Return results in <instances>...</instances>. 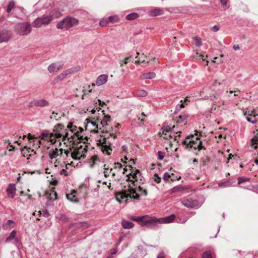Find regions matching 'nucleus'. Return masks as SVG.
<instances>
[{"label": "nucleus", "mask_w": 258, "mask_h": 258, "mask_svg": "<svg viewBox=\"0 0 258 258\" xmlns=\"http://www.w3.org/2000/svg\"><path fill=\"white\" fill-rule=\"evenodd\" d=\"M102 133H106L109 134V136L106 137L104 136L101 137L98 141L99 144L101 146V150L103 153H106L107 155H110L112 149L114 147L113 146L112 141L116 139V136L110 131H103Z\"/></svg>", "instance_id": "nucleus-1"}, {"label": "nucleus", "mask_w": 258, "mask_h": 258, "mask_svg": "<svg viewBox=\"0 0 258 258\" xmlns=\"http://www.w3.org/2000/svg\"><path fill=\"white\" fill-rule=\"evenodd\" d=\"M195 132L196 133L194 135L187 136L184 140L181 141L180 144L186 149L190 150L192 148L194 150L198 149L199 151H200L204 147L201 141L200 140V137H198L199 132L197 131Z\"/></svg>", "instance_id": "nucleus-2"}, {"label": "nucleus", "mask_w": 258, "mask_h": 258, "mask_svg": "<svg viewBox=\"0 0 258 258\" xmlns=\"http://www.w3.org/2000/svg\"><path fill=\"white\" fill-rule=\"evenodd\" d=\"M175 218L174 214L168 216L158 218L155 216H151V229L157 230L160 228L161 225L163 223H170L173 222Z\"/></svg>", "instance_id": "nucleus-3"}, {"label": "nucleus", "mask_w": 258, "mask_h": 258, "mask_svg": "<svg viewBox=\"0 0 258 258\" xmlns=\"http://www.w3.org/2000/svg\"><path fill=\"white\" fill-rule=\"evenodd\" d=\"M79 24V20L75 18L67 16L60 20L56 25V28L58 29H69L70 28L75 26Z\"/></svg>", "instance_id": "nucleus-4"}, {"label": "nucleus", "mask_w": 258, "mask_h": 258, "mask_svg": "<svg viewBox=\"0 0 258 258\" xmlns=\"http://www.w3.org/2000/svg\"><path fill=\"white\" fill-rule=\"evenodd\" d=\"M53 19L52 12L49 15H44L41 17L36 18L32 24L33 27L35 28H39L42 25H48Z\"/></svg>", "instance_id": "nucleus-5"}, {"label": "nucleus", "mask_w": 258, "mask_h": 258, "mask_svg": "<svg viewBox=\"0 0 258 258\" xmlns=\"http://www.w3.org/2000/svg\"><path fill=\"white\" fill-rule=\"evenodd\" d=\"M131 219L137 222L142 227H146L151 229V216L148 215L139 217L132 216Z\"/></svg>", "instance_id": "nucleus-6"}, {"label": "nucleus", "mask_w": 258, "mask_h": 258, "mask_svg": "<svg viewBox=\"0 0 258 258\" xmlns=\"http://www.w3.org/2000/svg\"><path fill=\"white\" fill-rule=\"evenodd\" d=\"M132 168H133L132 167ZM126 177L127 178L126 180L131 182V184L134 186H136V181H139L140 183H143L144 181V179L142 176L140 171L138 169L134 170L132 169V172L127 174L126 175Z\"/></svg>", "instance_id": "nucleus-7"}, {"label": "nucleus", "mask_w": 258, "mask_h": 258, "mask_svg": "<svg viewBox=\"0 0 258 258\" xmlns=\"http://www.w3.org/2000/svg\"><path fill=\"white\" fill-rule=\"evenodd\" d=\"M243 113L248 122L252 124L257 123L258 121V113L256 110L246 108L243 109Z\"/></svg>", "instance_id": "nucleus-8"}, {"label": "nucleus", "mask_w": 258, "mask_h": 258, "mask_svg": "<svg viewBox=\"0 0 258 258\" xmlns=\"http://www.w3.org/2000/svg\"><path fill=\"white\" fill-rule=\"evenodd\" d=\"M15 31L19 35H27L31 32V27L28 22L20 23L16 25Z\"/></svg>", "instance_id": "nucleus-9"}, {"label": "nucleus", "mask_w": 258, "mask_h": 258, "mask_svg": "<svg viewBox=\"0 0 258 258\" xmlns=\"http://www.w3.org/2000/svg\"><path fill=\"white\" fill-rule=\"evenodd\" d=\"M140 197V195L136 193V190L133 187H130V192L129 193H124V194H120L116 196V200L119 203H121V200L125 199L126 200L128 199H134V200H139Z\"/></svg>", "instance_id": "nucleus-10"}, {"label": "nucleus", "mask_w": 258, "mask_h": 258, "mask_svg": "<svg viewBox=\"0 0 258 258\" xmlns=\"http://www.w3.org/2000/svg\"><path fill=\"white\" fill-rule=\"evenodd\" d=\"M103 110L101 111V114H98V115L94 117L99 122L100 125L102 127H105L108 125V122L110 121V116L109 115H105Z\"/></svg>", "instance_id": "nucleus-11"}, {"label": "nucleus", "mask_w": 258, "mask_h": 258, "mask_svg": "<svg viewBox=\"0 0 258 258\" xmlns=\"http://www.w3.org/2000/svg\"><path fill=\"white\" fill-rule=\"evenodd\" d=\"M49 105V102L45 99H34L30 103L29 106L45 107Z\"/></svg>", "instance_id": "nucleus-12"}, {"label": "nucleus", "mask_w": 258, "mask_h": 258, "mask_svg": "<svg viewBox=\"0 0 258 258\" xmlns=\"http://www.w3.org/2000/svg\"><path fill=\"white\" fill-rule=\"evenodd\" d=\"M183 205L190 209L198 208V201L197 200H192L191 199H185L182 202Z\"/></svg>", "instance_id": "nucleus-13"}, {"label": "nucleus", "mask_w": 258, "mask_h": 258, "mask_svg": "<svg viewBox=\"0 0 258 258\" xmlns=\"http://www.w3.org/2000/svg\"><path fill=\"white\" fill-rule=\"evenodd\" d=\"M11 32L7 30H3L0 32V43L9 41L11 36Z\"/></svg>", "instance_id": "nucleus-14"}, {"label": "nucleus", "mask_w": 258, "mask_h": 258, "mask_svg": "<svg viewBox=\"0 0 258 258\" xmlns=\"http://www.w3.org/2000/svg\"><path fill=\"white\" fill-rule=\"evenodd\" d=\"M63 65L62 62L52 63L48 66V71L50 73L56 72L61 68Z\"/></svg>", "instance_id": "nucleus-15"}, {"label": "nucleus", "mask_w": 258, "mask_h": 258, "mask_svg": "<svg viewBox=\"0 0 258 258\" xmlns=\"http://www.w3.org/2000/svg\"><path fill=\"white\" fill-rule=\"evenodd\" d=\"M89 224L88 222L84 221V222H76V223H72L69 224V228H80L81 227H84L85 228H87L89 227Z\"/></svg>", "instance_id": "nucleus-16"}, {"label": "nucleus", "mask_w": 258, "mask_h": 258, "mask_svg": "<svg viewBox=\"0 0 258 258\" xmlns=\"http://www.w3.org/2000/svg\"><path fill=\"white\" fill-rule=\"evenodd\" d=\"M16 185L15 183H10L6 189L9 197L13 199L16 194Z\"/></svg>", "instance_id": "nucleus-17"}, {"label": "nucleus", "mask_w": 258, "mask_h": 258, "mask_svg": "<svg viewBox=\"0 0 258 258\" xmlns=\"http://www.w3.org/2000/svg\"><path fill=\"white\" fill-rule=\"evenodd\" d=\"M62 153V149H60L58 150L57 148L55 149H51L48 152V156L51 159H54L57 158L59 154H61Z\"/></svg>", "instance_id": "nucleus-18"}, {"label": "nucleus", "mask_w": 258, "mask_h": 258, "mask_svg": "<svg viewBox=\"0 0 258 258\" xmlns=\"http://www.w3.org/2000/svg\"><path fill=\"white\" fill-rule=\"evenodd\" d=\"M77 191L75 190H73L70 194H66L67 199L70 202L74 203H77L79 202V200L76 197V194Z\"/></svg>", "instance_id": "nucleus-19"}, {"label": "nucleus", "mask_w": 258, "mask_h": 258, "mask_svg": "<svg viewBox=\"0 0 258 258\" xmlns=\"http://www.w3.org/2000/svg\"><path fill=\"white\" fill-rule=\"evenodd\" d=\"M108 80V76L106 74H102L98 77L96 79V84L97 86H101L106 83Z\"/></svg>", "instance_id": "nucleus-20"}, {"label": "nucleus", "mask_w": 258, "mask_h": 258, "mask_svg": "<svg viewBox=\"0 0 258 258\" xmlns=\"http://www.w3.org/2000/svg\"><path fill=\"white\" fill-rule=\"evenodd\" d=\"M148 13V15L151 17H156L163 15L164 11L161 8H156L149 11Z\"/></svg>", "instance_id": "nucleus-21"}, {"label": "nucleus", "mask_w": 258, "mask_h": 258, "mask_svg": "<svg viewBox=\"0 0 258 258\" xmlns=\"http://www.w3.org/2000/svg\"><path fill=\"white\" fill-rule=\"evenodd\" d=\"M84 150L85 152L87 151L85 148H82V146H80L77 152H73L71 153L72 158L74 160L80 159L82 156L81 152H83Z\"/></svg>", "instance_id": "nucleus-22"}, {"label": "nucleus", "mask_w": 258, "mask_h": 258, "mask_svg": "<svg viewBox=\"0 0 258 258\" xmlns=\"http://www.w3.org/2000/svg\"><path fill=\"white\" fill-rule=\"evenodd\" d=\"M64 127V125L61 123H58L55 125V128L53 129V132L56 133L57 137H61L63 135V133L61 130H63Z\"/></svg>", "instance_id": "nucleus-23"}, {"label": "nucleus", "mask_w": 258, "mask_h": 258, "mask_svg": "<svg viewBox=\"0 0 258 258\" xmlns=\"http://www.w3.org/2000/svg\"><path fill=\"white\" fill-rule=\"evenodd\" d=\"M47 199L50 202H53L57 200V195L54 190H50L46 192Z\"/></svg>", "instance_id": "nucleus-24"}, {"label": "nucleus", "mask_w": 258, "mask_h": 258, "mask_svg": "<svg viewBox=\"0 0 258 258\" xmlns=\"http://www.w3.org/2000/svg\"><path fill=\"white\" fill-rule=\"evenodd\" d=\"M121 225L124 229H131L134 227V224L129 221L123 220L121 221Z\"/></svg>", "instance_id": "nucleus-25"}, {"label": "nucleus", "mask_w": 258, "mask_h": 258, "mask_svg": "<svg viewBox=\"0 0 258 258\" xmlns=\"http://www.w3.org/2000/svg\"><path fill=\"white\" fill-rule=\"evenodd\" d=\"M187 101L189 102V101L188 100L187 98L185 99V100H184L183 102H182V100H180V102L181 103V104H178L177 105H176L174 113H177L178 111H179L180 110V109L181 108H184L185 107L184 103H186V104H187L186 102Z\"/></svg>", "instance_id": "nucleus-26"}, {"label": "nucleus", "mask_w": 258, "mask_h": 258, "mask_svg": "<svg viewBox=\"0 0 258 258\" xmlns=\"http://www.w3.org/2000/svg\"><path fill=\"white\" fill-rule=\"evenodd\" d=\"M15 222L13 220H8L7 222L3 225L4 229H11L15 227Z\"/></svg>", "instance_id": "nucleus-27"}, {"label": "nucleus", "mask_w": 258, "mask_h": 258, "mask_svg": "<svg viewBox=\"0 0 258 258\" xmlns=\"http://www.w3.org/2000/svg\"><path fill=\"white\" fill-rule=\"evenodd\" d=\"M17 231L16 230H13L10 234L9 236H8L6 240V243H9L12 240H13L16 237Z\"/></svg>", "instance_id": "nucleus-28"}, {"label": "nucleus", "mask_w": 258, "mask_h": 258, "mask_svg": "<svg viewBox=\"0 0 258 258\" xmlns=\"http://www.w3.org/2000/svg\"><path fill=\"white\" fill-rule=\"evenodd\" d=\"M49 136V131L47 130H43L41 132L40 138L41 140L47 141L48 140V137Z\"/></svg>", "instance_id": "nucleus-29"}, {"label": "nucleus", "mask_w": 258, "mask_h": 258, "mask_svg": "<svg viewBox=\"0 0 258 258\" xmlns=\"http://www.w3.org/2000/svg\"><path fill=\"white\" fill-rule=\"evenodd\" d=\"M56 218L62 222H68L69 221V218L67 215L65 214H59L56 216Z\"/></svg>", "instance_id": "nucleus-30"}, {"label": "nucleus", "mask_w": 258, "mask_h": 258, "mask_svg": "<svg viewBox=\"0 0 258 258\" xmlns=\"http://www.w3.org/2000/svg\"><path fill=\"white\" fill-rule=\"evenodd\" d=\"M250 146L254 149L258 148V137H254L250 140Z\"/></svg>", "instance_id": "nucleus-31"}, {"label": "nucleus", "mask_w": 258, "mask_h": 258, "mask_svg": "<svg viewBox=\"0 0 258 258\" xmlns=\"http://www.w3.org/2000/svg\"><path fill=\"white\" fill-rule=\"evenodd\" d=\"M55 138H59L56 136V133L53 132V133L49 132V136L48 137V142H50L51 144H53L55 143L56 140Z\"/></svg>", "instance_id": "nucleus-32"}, {"label": "nucleus", "mask_w": 258, "mask_h": 258, "mask_svg": "<svg viewBox=\"0 0 258 258\" xmlns=\"http://www.w3.org/2000/svg\"><path fill=\"white\" fill-rule=\"evenodd\" d=\"M142 76V78L145 79H152L155 77L156 74L154 72H151L144 73Z\"/></svg>", "instance_id": "nucleus-33"}, {"label": "nucleus", "mask_w": 258, "mask_h": 258, "mask_svg": "<svg viewBox=\"0 0 258 258\" xmlns=\"http://www.w3.org/2000/svg\"><path fill=\"white\" fill-rule=\"evenodd\" d=\"M188 115L185 112L182 113L181 114L178 116V119L176 121L177 123H181L186 120L188 117Z\"/></svg>", "instance_id": "nucleus-34"}, {"label": "nucleus", "mask_w": 258, "mask_h": 258, "mask_svg": "<svg viewBox=\"0 0 258 258\" xmlns=\"http://www.w3.org/2000/svg\"><path fill=\"white\" fill-rule=\"evenodd\" d=\"M139 17V14L137 13H132L127 15L125 17L126 20L129 21L134 20Z\"/></svg>", "instance_id": "nucleus-35"}, {"label": "nucleus", "mask_w": 258, "mask_h": 258, "mask_svg": "<svg viewBox=\"0 0 258 258\" xmlns=\"http://www.w3.org/2000/svg\"><path fill=\"white\" fill-rule=\"evenodd\" d=\"M173 128H171L170 127H163L162 128V130H163V133L164 134V139L166 140L168 139V137H171V136H168L167 133H168L171 130H172Z\"/></svg>", "instance_id": "nucleus-36"}, {"label": "nucleus", "mask_w": 258, "mask_h": 258, "mask_svg": "<svg viewBox=\"0 0 258 258\" xmlns=\"http://www.w3.org/2000/svg\"><path fill=\"white\" fill-rule=\"evenodd\" d=\"M136 56H135V58H138L137 60H136L135 63H136V64H140L142 62H144L145 61V56L144 55V54H143L141 56H140L139 58H138V55H139V52H137L136 53Z\"/></svg>", "instance_id": "nucleus-37"}, {"label": "nucleus", "mask_w": 258, "mask_h": 258, "mask_svg": "<svg viewBox=\"0 0 258 258\" xmlns=\"http://www.w3.org/2000/svg\"><path fill=\"white\" fill-rule=\"evenodd\" d=\"M238 185L241 184L245 182L249 181L250 179V178L246 177L245 176H240L238 177Z\"/></svg>", "instance_id": "nucleus-38"}, {"label": "nucleus", "mask_w": 258, "mask_h": 258, "mask_svg": "<svg viewBox=\"0 0 258 258\" xmlns=\"http://www.w3.org/2000/svg\"><path fill=\"white\" fill-rule=\"evenodd\" d=\"M194 57L196 59H202V60H205L207 59V55H205L203 54L197 52L194 55Z\"/></svg>", "instance_id": "nucleus-39"}, {"label": "nucleus", "mask_w": 258, "mask_h": 258, "mask_svg": "<svg viewBox=\"0 0 258 258\" xmlns=\"http://www.w3.org/2000/svg\"><path fill=\"white\" fill-rule=\"evenodd\" d=\"M15 3L13 1L9 2L7 8V12L10 13L12 10L14 8Z\"/></svg>", "instance_id": "nucleus-40"}, {"label": "nucleus", "mask_w": 258, "mask_h": 258, "mask_svg": "<svg viewBox=\"0 0 258 258\" xmlns=\"http://www.w3.org/2000/svg\"><path fill=\"white\" fill-rule=\"evenodd\" d=\"M79 71V68L78 67L72 68L69 69L65 71L66 73L67 76L70 74H74Z\"/></svg>", "instance_id": "nucleus-41"}, {"label": "nucleus", "mask_w": 258, "mask_h": 258, "mask_svg": "<svg viewBox=\"0 0 258 258\" xmlns=\"http://www.w3.org/2000/svg\"><path fill=\"white\" fill-rule=\"evenodd\" d=\"M232 184L230 180H226L224 182H221L218 183L219 187H228L231 186Z\"/></svg>", "instance_id": "nucleus-42"}, {"label": "nucleus", "mask_w": 258, "mask_h": 258, "mask_svg": "<svg viewBox=\"0 0 258 258\" xmlns=\"http://www.w3.org/2000/svg\"><path fill=\"white\" fill-rule=\"evenodd\" d=\"M107 20H108V23L109 22L113 23L118 21V18L116 15L110 16L107 18Z\"/></svg>", "instance_id": "nucleus-43"}, {"label": "nucleus", "mask_w": 258, "mask_h": 258, "mask_svg": "<svg viewBox=\"0 0 258 258\" xmlns=\"http://www.w3.org/2000/svg\"><path fill=\"white\" fill-rule=\"evenodd\" d=\"M112 167L114 170L119 171L122 169V165L118 162H115L112 165Z\"/></svg>", "instance_id": "nucleus-44"}, {"label": "nucleus", "mask_w": 258, "mask_h": 258, "mask_svg": "<svg viewBox=\"0 0 258 258\" xmlns=\"http://www.w3.org/2000/svg\"><path fill=\"white\" fill-rule=\"evenodd\" d=\"M193 40L195 41V44L198 47H200L202 45V42L200 38L196 36L193 38Z\"/></svg>", "instance_id": "nucleus-45"}, {"label": "nucleus", "mask_w": 258, "mask_h": 258, "mask_svg": "<svg viewBox=\"0 0 258 258\" xmlns=\"http://www.w3.org/2000/svg\"><path fill=\"white\" fill-rule=\"evenodd\" d=\"M151 180L157 183H159L161 181V178L157 174H154L153 176L152 177Z\"/></svg>", "instance_id": "nucleus-46"}, {"label": "nucleus", "mask_w": 258, "mask_h": 258, "mask_svg": "<svg viewBox=\"0 0 258 258\" xmlns=\"http://www.w3.org/2000/svg\"><path fill=\"white\" fill-rule=\"evenodd\" d=\"M202 258H212V253L210 251L207 250L203 253Z\"/></svg>", "instance_id": "nucleus-47"}, {"label": "nucleus", "mask_w": 258, "mask_h": 258, "mask_svg": "<svg viewBox=\"0 0 258 258\" xmlns=\"http://www.w3.org/2000/svg\"><path fill=\"white\" fill-rule=\"evenodd\" d=\"M108 24L107 19H102L99 22V25L101 27H105Z\"/></svg>", "instance_id": "nucleus-48"}, {"label": "nucleus", "mask_w": 258, "mask_h": 258, "mask_svg": "<svg viewBox=\"0 0 258 258\" xmlns=\"http://www.w3.org/2000/svg\"><path fill=\"white\" fill-rule=\"evenodd\" d=\"M67 76V74L65 71L63 72L62 73L60 74L59 75L57 76L56 79L59 80H62Z\"/></svg>", "instance_id": "nucleus-49"}, {"label": "nucleus", "mask_w": 258, "mask_h": 258, "mask_svg": "<svg viewBox=\"0 0 258 258\" xmlns=\"http://www.w3.org/2000/svg\"><path fill=\"white\" fill-rule=\"evenodd\" d=\"M138 190L141 195H144L145 196L147 195V194H148L147 190L146 189H144L143 187H141L140 186H139L138 187Z\"/></svg>", "instance_id": "nucleus-50"}, {"label": "nucleus", "mask_w": 258, "mask_h": 258, "mask_svg": "<svg viewBox=\"0 0 258 258\" xmlns=\"http://www.w3.org/2000/svg\"><path fill=\"white\" fill-rule=\"evenodd\" d=\"M133 57V55H131L128 57H126L123 60H121L120 61H123L124 64H127L129 61H132L133 62V60H132Z\"/></svg>", "instance_id": "nucleus-51"}, {"label": "nucleus", "mask_w": 258, "mask_h": 258, "mask_svg": "<svg viewBox=\"0 0 258 258\" xmlns=\"http://www.w3.org/2000/svg\"><path fill=\"white\" fill-rule=\"evenodd\" d=\"M147 92L144 90H141L138 92V96L140 97H145L147 95Z\"/></svg>", "instance_id": "nucleus-52"}, {"label": "nucleus", "mask_w": 258, "mask_h": 258, "mask_svg": "<svg viewBox=\"0 0 258 258\" xmlns=\"http://www.w3.org/2000/svg\"><path fill=\"white\" fill-rule=\"evenodd\" d=\"M38 215L40 216L41 215V214L43 215V216L45 217H48L49 216V213L48 211V210H45L44 211H42V212L41 211H39L38 212Z\"/></svg>", "instance_id": "nucleus-53"}, {"label": "nucleus", "mask_w": 258, "mask_h": 258, "mask_svg": "<svg viewBox=\"0 0 258 258\" xmlns=\"http://www.w3.org/2000/svg\"><path fill=\"white\" fill-rule=\"evenodd\" d=\"M7 143H8V146H9V147H10V149H9V151H13L14 150V149H15V147L13 145H11V143L10 142L9 140H5V144H6Z\"/></svg>", "instance_id": "nucleus-54"}, {"label": "nucleus", "mask_w": 258, "mask_h": 258, "mask_svg": "<svg viewBox=\"0 0 258 258\" xmlns=\"http://www.w3.org/2000/svg\"><path fill=\"white\" fill-rule=\"evenodd\" d=\"M170 177V174L167 172H165L163 176V178L165 181L168 180Z\"/></svg>", "instance_id": "nucleus-55"}, {"label": "nucleus", "mask_w": 258, "mask_h": 258, "mask_svg": "<svg viewBox=\"0 0 258 258\" xmlns=\"http://www.w3.org/2000/svg\"><path fill=\"white\" fill-rule=\"evenodd\" d=\"M164 158V153L162 151L158 152V159L159 160H162Z\"/></svg>", "instance_id": "nucleus-56"}, {"label": "nucleus", "mask_w": 258, "mask_h": 258, "mask_svg": "<svg viewBox=\"0 0 258 258\" xmlns=\"http://www.w3.org/2000/svg\"><path fill=\"white\" fill-rule=\"evenodd\" d=\"M80 188L82 190H84V192H87V189L88 188V185H87V184H82V185H80Z\"/></svg>", "instance_id": "nucleus-57"}, {"label": "nucleus", "mask_w": 258, "mask_h": 258, "mask_svg": "<svg viewBox=\"0 0 258 258\" xmlns=\"http://www.w3.org/2000/svg\"><path fill=\"white\" fill-rule=\"evenodd\" d=\"M91 159L93 161V163L91 164V167L93 166L94 164H95L96 162L99 161V158L97 156H93Z\"/></svg>", "instance_id": "nucleus-58"}, {"label": "nucleus", "mask_w": 258, "mask_h": 258, "mask_svg": "<svg viewBox=\"0 0 258 258\" xmlns=\"http://www.w3.org/2000/svg\"><path fill=\"white\" fill-rule=\"evenodd\" d=\"M60 174L61 175L67 176L68 175V172L66 169H62L60 171Z\"/></svg>", "instance_id": "nucleus-59"}, {"label": "nucleus", "mask_w": 258, "mask_h": 258, "mask_svg": "<svg viewBox=\"0 0 258 258\" xmlns=\"http://www.w3.org/2000/svg\"><path fill=\"white\" fill-rule=\"evenodd\" d=\"M26 149L28 153H30V152H34V150L31 149L30 148H27V146H24L22 149L21 151L23 152L24 151V150Z\"/></svg>", "instance_id": "nucleus-60"}, {"label": "nucleus", "mask_w": 258, "mask_h": 258, "mask_svg": "<svg viewBox=\"0 0 258 258\" xmlns=\"http://www.w3.org/2000/svg\"><path fill=\"white\" fill-rule=\"evenodd\" d=\"M104 170H105L104 171V176L107 177V176H109V175L110 174L109 171V168H104Z\"/></svg>", "instance_id": "nucleus-61"}, {"label": "nucleus", "mask_w": 258, "mask_h": 258, "mask_svg": "<svg viewBox=\"0 0 258 258\" xmlns=\"http://www.w3.org/2000/svg\"><path fill=\"white\" fill-rule=\"evenodd\" d=\"M113 167L109 169V173L112 174V176L113 177H114L115 176V174L116 173V172L113 171Z\"/></svg>", "instance_id": "nucleus-62"}, {"label": "nucleus", "mask_w": 258, "mask_h": 258, "mask_svg": "<svg viewBox=\"0 0 258 258\" xmlns=\"http://www.w3.org/2000/svg\"><path fill=\"white\" fill-rule=\"evenodd\" d=\"M212 30L214 32H217L219 30V27L217 25H215L212 27Z\"/></svg>", "instance_id": "nucleus-63"}, {"label": "nucleus", "mask_w": 258, "mask_h": 258, "mask_svg": "<svg viewBox=\"0 0 258 258\" xmlns=\"http://www.w3.org/2000/svg\"><path fill=\"white\" fill-rule=\"evenodd\" d=\"M157 258H165L163 252H160L157 256Z\"/></svg>", "instance_id": "nucleus-64"}]
</instances>
